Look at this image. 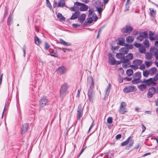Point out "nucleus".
Returning <instances> with one entry per match:
<instances>
[{"instance_id": "nucleus-47", "label": "nucleus", "mask_w": 158, "mask_h": 158, "mask_svg": "<svg viewBox=\"0 0 158 158\" xmlns=\"http://www.w3.org/2000/svg\"><path fill=\"white\" fill-rule=\"evenodd\" d=\"M46 2L47 6L51 9L52 8V6L49 0H46Z\"/></svg>"}, {"instance_id": "nucleus-31", "label": "nucleus", "mask_w": 158, "mask_h": 158, "mask_svg": "<svg viewBox=\"0 0 158 158\" xmlns=\"http://www.w3.org/2000/svg\"><path fill=\"white\" fill-rule=\"evenodd\" d=\"M34 40L35 43L37 45H39L41 44V41L37 36H35L34 38Z\"/></svg>"}, {"instance_id": "nucleus-30", "label": "nucleus", "mask_w": 158, "mask_h": 158, "mask_svg": "<svg viewBox=\"0 0 158 158\" xmlns=\"http://www.w3.org/2000/svg\"><path fill=\"white\" fill-rule=\"evenodd\" d=\"M149 38L151 40H155V38L153 36L154 35V33L151 31H149Z\"/></svg>"}, {"instance_id": "nucleus-29", "label": "nucleus", "mask_w": 158, "mask_h": 158, "mask_svg": "<svg viewBox=\"0 0 158 158\" xmlns=\"http://www.w3.org/2000/svg\"><path fill=\"white\" fill-rule=\"evenodd\" d=\"M65 4V3L64 0H60L58 2L57 6L59 7H63Z\"/></svg>"}, {"instance_id": "nucleus-33", "label": "nucleus", "mask_w": 158, "mask_h": 158, "mask_svg": "<svg viewBox=\"0 0 158 158\" xmlns=\"http://www.w3.org/2000/svg\"><path fill=\"white\" fill-rule=\"evenodd\" d=\"M133 70L131 69H129L126 71L127 75L128 76H131L133 74Z\"/></svg>"}, {"instance_id": "nucleus-1", "label": "nucleus", "mask_w": 158, "mask_h": 158, "mask_svg": "<svg viewBox=\"0 0 158 158\" xmlns=\"http://www.w3.org/2000/svg\"><path fill=\"white\" fill-rule=\"evenodd\" d=\"M78 6H80V10L82 11H86L88 9L87 6L85 5V4L77 2L74 3V6L71 7V10L73 11H75L78 10L79 9Z\"/></svg>"}, {"instance_id": "nucleus-26", "label": "nucleus", "mask_w": 158, "mask_h": 158, "mask_svg": "<svg viewBox=\"0 0 158 158\" xmlns=\"http://www.w3.org/2000/svg\"><path fill=\"white\" fill-rule=\"evenodd\" d=\"M48 55H50L51 56H53L55 57H58L57 52L56 50H53L52 52L48 54Z\"/></svg>"}, {"instance_id": "nucleus-3", "label": "nucleus", "mask_w": 158, "mask_h": 158, "mask_svg": "<svg viewBox=\"0 0 158 158\" xmlns=\"http://www.w3.org/2000/svg\"><path fill=\"white\" fill-rule=\"evenodd\" d=\"M133 56L131 53H129L126 57L125 56L123 59V67L124 68H127V66L131 64L130 60L132 59Z\"/></svg>"}, {"instance_id": "nucleus-13", "label": "nucleus", "mask_w": 158, "mask_h": 158, "mask_svg": "<svg viewBox=\"0 0 158 158\" xmlns=\"http://www.w3.org/2000/svg\"><path fill=\"white\" fill-rule=\"evenodd\" d=\"M156 88L154 87H152L149 89L147 94V97L148 98H152L156 92Z\"/></svg>"}, {"instance_id": "nucleus-43", "label": "nucleus", "mask_w": 158, "mask_h": 158, "mask_svg": "<svg viewBox=\"0 0 158 158\" xmlns=\"http://www.w3.org/2000/svg\"><path fill=\"white\" fill-rule=\"evenodd\" d=\"M7 23L8 25L10 26L13 23V18H8Z\"/></svg>"}, {"instance_id": "nucleus-46", "label": "nucleus", "mask_w": 158, "mask_h": 158, "mask_svg": "<svg viewBox=\"0 0 158 158\" xmlns=\"http://www.w3.org/2000/svg\"><path fill=\"white\" fill-rule=\"evenodd\" d=\"M50 46L47 42L44 43V48L46 50H48L50 48Z\"/></svg>"}, {"instance_id": "nucleus-49", "label": "nucleus", "mask_w": 158, "mask_h": 158, "mask_svg": "<svg viewBox=\"0 0 158 158\" xmlns=\"http://www.w3.org/2000/svg\"><path fill=\"white\" fill-rule=\"evenodd\" d=\"M97 10L99 14H101L103 10V9L101 7H96Z\"/></svg>"}, {"instance_id": "nucleus-61", "label": "nucleus", "mask_w": 158, "mask_h": 158, "mask_svg": "<svg viewBox=\"0 0 158 158\" xmlns=\"http://www.w3.org/2000/svg\"><path fill=\"white\" fill-rule=\"evenodd\" d=\"M23 56L24 57L25 56V55H26V48H25V45H24L23 47Z\"/></svg>"}, {"instance_id": "nucleus-8", "label": "nucleus", "mask_w": 158, "mask_h": 158, "mask_svg": "<svg viewBox=\"0 0 158 158\" xmlns=\"http://www.w3.org/2000/svg\"><path fill=\"white\" fill-rule=\"evenodd\" d=\"M87 83L90 84L89 89L88 90L93 91L94 88V80L93 77L89 76L87 78Z\"/></svg>"}, {"instance_id": "nucleus-44", "label": "nucleus", "mask_w": 158, "mask_h": 158, "mask_svg": "<svg viewBox=\"0 0 158 158\" xmlns=\"http://www.w3.org/2000/svg\"><path fill=\"white\" fill-rule=\"evenodd\" d=\"M143 44L144 45V46H145L146 47H148L149 45V42L147 40H145L143 42Z\"/></svg>"}, {"instance_id": "nucleus-7", "label": "nucleus", "mask_w": 158, "mask_h": 158, "mask_svg": "<svg viewBox=\"0 0 158 158\" xmlns=\"http://www.w3.org/2000/svg\"><path fill=\"white\" fill-rule=\"evenodd\" d=\"M154 79L153 78H150L148 79H144L142 83H144L147 85H152L153 86L155 85L156 83L154 81Z\"/></svg>"}, {"instance_id": "nucleus-39", "label": "nucleus", "mask_w": 158, "mask_h": 158, "mask_svg": "<svg viewBox=\"0 0 158 158\" xmlns=\"http://www.w3.org/2000/svg\"><path fill=\"white\" fill-rule=\"evenodd\" d=\"M143 39L144 38L143 37L142 35L140 33L139 35L137 36V40H138V41H142Z\"/></svg>"}, {"instance_id": "nucleus-25", "label": "nucleus", "mask_w": 158, "mask_h": 158, "mask_svg": "<svg viewBox=\"0 0 158 158\" xmlns=\"http://www.w3.org/2000/svg\"><path fill=\"white\" fill-rule=\"evenodd\" d=\"M134 40V38L133 36H127L126 39V41L128 43H131Z\"/></svg>"}, {"instance_id": "nucleus-18", "label": "nucleus", "mask_w": 158, "mask_h": 158, "mask_svg": "<svg viewBox=\"0 0 158 158\" xmlns=\"http://www.w3.org/2000/svg\"><path fill=\"white\" fill-rule=\"evenodd\" d=\"M116 57L118 59H120L121 61L123 63V59L125 57V56L123 55L122 53L120 52L117 53L116 55Z\"/></svg>"}, {"instance_id": "nucleus-15", "label": "nucleus", "mask_w": 158, "mask_h": 158, "mask_svg": "<svg viewBox=\"0 0 158 158\" xmlns=\"http://www.w3.org/2000/svg\"><path fill=\"white\" fill-rule=\"evenodd\" d=\"M149 52L152 56H154L155 55L158 53V49L157 48L153 47L150 48Z\"/></svg>"}, {"instance_id": "nucleus-35", "label": "nucleus", "mask_w": 158, "mask_h": 158, "mask_svg": "<svg viewBox=\"0 0 158 158\" xmlns=\"http://www.w3.org/2000/svg\"><path fill=\"white\" fill-rule=\"evenodd\" d=\"M152 55L151 53H148L145 55L146 58L148 60H151L152 58Z\"/></svg>"}, {"instance_id": "nucleus-58", "label": "nucleus", "mask_w": 158, "mask_h": 158, "mask_svg": "<svg viewBox=\"0 0 158 158\" xmlns=\"http://www.w3.org/2000/svg\"><path fill=\"white\" fill-rule=\"evenodd\" d=\"M153 79H154V81H155V82L157 81V80H158V73L155 75Z\"/></svg>"}, {"instance_id": "nucleus-20", "label": "nucleus", "mask_w": 158, "mask_h": 158, "mask_svg": "<svg viewBox=\"0 0 158 158\" xmlns=\"http://www.w3.org/2000/svg\"><path fill=\"white\" fill-rule=\"evenodd\" d=\"M138 89L142 91H145L147 88V85L145 84H142L138 86Z\"/></svg>"}, {"instance_id": "nucleus-12", "label": "nucleus", "mask_w": 158, "mask_h": 158, "mask_svg": "<svg viewBox=\"0 0 158 158\" xmlns=\"http://www.w3.org/2000/svg\"><path fill=\"white\" fill-rule=\"evenodd\" d=\"M88 96L89 100L91 102L93 103L95 93L94 91L88 90Z\"/></svg>"}, {"instance_id": "nucleus-62", "label": "nucleus", "mask_w": 158, "mask_h": 158, "mask_svg": "<svg viewBox=\"0 0 158 158\" xmlns=\"http://www.w3.org/2000/svg\"><path fill=\"white\" fill-rule=\"evenodd\" d=\"M124 80H126V81H131V79L132 78L131 77H125L124 79Z\"/></svg>"}, {"instance_id": "nucleus-53", "label": "nucleus", "mask_w": 158, "mask_h": 158, "mask_svg": "<svg viewBox=\"0 0 158 158\" xmlns=\"http://www.w3.org/2000/svg\"><path fill=\"white\" fill-rule=\"evenodd\" d=\"M112 122V117H109L107 119V122L108 123H111Z\"/></svg>"}, {"instance_id": "nucleus-63", "label": "nucleus", "mask_w": 158, "mask_h": 158, "mask_svg": "<svg viewBox=\"0 0 158 158\" xmlns=\"http://www.w3.org/2000/svg\"><path fill=\"white\" fill-rule=\"evenodd\" d=\"M62 50L64 52H65V50L68 51H71V49L69 48H61Z\"/></svg>"}, {"instance_id": "nucleus-5", "label": "nucleus", "mask_w": 158, "mask_h": 158, "mask_svg": "<svg viewBox=\"0 0 158 158\" xmlns=\"http://www.w3.org/2000/svg\"><path fill=\"white\" fill-rule=\"evenodd\" d=\"M108 62L110 65H118L121 63L120 61L115 60L114 56L112 53H109L108 55Z\"/></svg>"}, {"instance_id": "nucleus-4", "label": "nucleus", "mask_w": 158, "mask_h": 158, "mask_svg": "<svg viewBox=\"0 0 158 158\" xmlns=\"http://www.w3.org/2000/svg\"><path fill=\"white\" fill-rule=\"evenodd\" d=\"M133 79L132 82L133 84H136L139 82H142V80L140 79L141 77V73L139 72H137L134 73L133 75Z\"/></svg>"}, {"instance_id": "nucleus-42", "label": "nucleus", "mask_w": 158, "mask_h": 158, "mask_svg": "<svg viewBox=\"0 0 158 158\" xmlns=\"http://www.w3.org/2000/svg\"><path fill=\"white\" fill-rule=\"evenodd\" d=\"M93 16H89L88 18L87 19V20L89 22V23H91L93 22Z\"/></svg>"}, {"instance_id": "nucleus-16", "label": "nucleus", "mask_w": 158, "mask_h": 158, "mask_svg": "<svg viewBox=\"0 0 158 158\" xmlns=\"http://www.w3.org/2000/svg\"><path fill=\"white\" fill-rule=\"evenodd\" d=\"M65 71V68L64 66L59 67L56 70L57 73L60 75L63 74Z\"/></svg>"}, {"instance_id": "nucleus-59", "label": "nucleus", "mask_w": 158, "mask_h": 158, "mask_svg": "<svg viewBox=\"0 0 158 158\" xmlns=\"http://www.w3.org/2000/svg\"><path fill=\"white\" fill-rule=\"evenodd\" d=\"M141 125H142V132H143L146 130V127L143 123H142Z\"/></svg>"}, {"instance_id": "nucleus-27", "label": "nucleus", "mask_w": 158, "mask_h": 158, "mask_svg": "<svg viewBox=\"0 0 158 158\" xmlns=\"http://www.w3.org/2000/svg\"><path fill=\"white\" fill-rule=\"evenodd\" d=\"M110 84L109 83L108 84V86L106 89V93L105 94V97H107L109 95V93L110 92Z\"/></svg>"}, {"instance_id": "nucleus-51", "label": "nucleus", "mask_w": 158, "mask_h": 158, "mask_svg": "<svg viewBox=\"0 0 158 158\" xmlns=\"http://www.w3.org/2000/svg\"><path fill=\"white\" fill-rule=\"evenodd\" d=\"M145 64L146 66L148 67L152 65V62L151 61H145Z\"/></svg>"}, {"instance_id": "nucleus-34", "label": "nucleus", "mask_w": 158, "mask_h": 158, "mask_svg": "<svg viewBox=\"0 0 158 158\" xmlns=\"http://www.w3.org/2000/svg\"><path fill=\"white\" fill-rule=\"evenodd\" d=\"M118 41V42L117 44H118L121 46L125 45V42L124 40H123V39H122V40L119 39Z\"/></svg>"}, {"instance_id": "nucleus-37", "label": "nucleus", "mask_w": 158, "mask_h": 158, "mask_svg": "<svg viewBox=\"0 0 158 158\" xmlns=\"http://www.w3.org/2000/svg\"><path fill=\"white\" fill-rule=\"evenodd\" d=\"M149 10L151 12V14L152 17H154L156 16V11H154L152 9L150 8Z\"/></svg>"}, {"instance_id": "nucleus-22", "label": "nucleus", "mask_w": 158, "mask_h": 158, "mask_svg": "<svg viewBox=\"0 0 158 158\" xmlns=\"http://www.w3.org/2000/svg\"><path fill=\"white\" fill-rule=\"evenodd\" d=\"M80 13L78 11H75V12L70 17L71 19H76L79 15Z\"/></svg>"}, {"instance_id": "nucleus-10", "label": "nucleus", "mask_w": 158, "mask_h": 158, "mask_svg": "<svg viewBox=\"0 0 158 158\" xmlns=\"http://www.w3.org/2000/svg\"><path fill=\"white\" fill-rule=\"evenodd\" d=\"M127 105L124 102H122L120 105L119 112L121 114H124L127 112V111L126 109Z\"/></svg>"}, {"instance_id": "nucleus-54", "label": "nucleus", "mask_w": 158, "mask_h": 158, "mask_svg": "<svg viewBox=\"0 0 158 158\" xmlns=\"http://www.w3.org/2000/svg\"><path fill=\"white\" fill-rule=\"evenodd\" d=\"M134 45L136 47L138 48L140 47L141 46V44L135 42V43L134 44Z\"/></svg>"}, {"instance_id": "nucleus-50", "label": "nucleus", "mask_w": 158, "mask_h": 158, "mask_svg": "<svg viewBox=\"0 0 158 158\" xmlns=\"http://www.w3.org/2000/svg\"><path fill=\"white\" fill-rule=\"evenodd\" d=\"M93 10L92 9H89V16H94V15L93 14Z\"/></svg>"}, {"instance_id": "nucleus-2", "label": "nucleus", "mask_w": 158, "mask_h": 158, "mask_svg": "<svg viewBox=\"0 0 158 158\" xmlns=\"http://www.w3.org/2000/svg\"><path fill=\"white\" fill-rule=\"evenodd\" d=\"M68 88L67 83L64 82L61 85L60 90V95L62 99L64 98L67 94Z\"/></svg>"}, {"instance_id": "nucleus-52", "label": "nucleus", "mask_w": 158, "mask_h": 158, "mask_svg": "<svg viewBox=\"0 0 158 158\" xmlns=\"http://www.w3.org/2000/svg\"><path fill=\"white\" fill-rule=\"evenodd\" d=\"M134 141L133 139L130 140L128 144L129 147H131L132 146L134 143Z\"/></svg>"}, {"instance_id": "nucleus-11", "label": "nucleus", "mask_w": 158, "mask_h": 158, "mask_svg": "<svg viewBox=\"0 0 158 158\" xmlns=\"http://www.w3.org/2000/svg\"><path fill=\"white\" fill-rule=\"evenodd\" d=\"M133 29V27L127 25L121 29V31L123 33H130Z\"/></svg>"}, {"instance_id": "nucleus-32", "label": "nucleus", "mask_w": 158, "mask_h": 158, "mask_svg": "<svg viewBox=\"0 0 158 158\" xmlns=\"http://www.w3.org/2000/svg\"><path fill=\"white\" fill-rule=\"evenodd\" d=\"M57 17L60 19V20L64 21L65 18L61 14L58 13L57 15Z\"/></svg>"}, {"instance_id": "nucleus-45", "label": "nucleus", "mask_w": 158, "mask_h": 158, "mask_svg": "<svg viewBox=\"0 0 158 158\" xmlns=\"http://www.w3.org/2000/svg\"><path fill=\"white\" fill-rule=\"evenodd\" d=\"M140 33L142 35V36L144 38H146L148 37V34L145 31L144 32H142Z\"/></svg>"}, {"instance_id": "nucleus-36", "label": "nucleus", "mask_w": 158, "mask_h": 158, "mask_svg": "<svg viewBox=\"0 0 158 158\" xmlns=\"http://www.w3.org/2000/svg\"><path fill=\"white\" fill-rule=\"evenodd\" d=\"M129 67H131L132 69H134L135 70H136L138 69H139V68L138 67V66L134 64L133 65H131V64H129L128 66H127V68Z\"/></svg>"}, {"instance_id": "nucleus-17", "label": "nucleus", "mask_w": 158, "mask_h": 158, "mask_svg": "<svg viewBox=\"0 0 158 158\" xmlns=\"http://www.w3.org/2000/svg\"><path fill=\"white\" fill-rule=\"evenodd\" d=\"M28 124L27 123L23 124V127L21 129V134L26 132L28 130Z\"/></svg>"}, {"instance_id": "nucleus-41", "label": "nucleus", "mask_w": 158, "mask_h": 158, "mask_svg": "<svg viewBox=\"0 0 158 158\" xmlns=\"http://www.w3.org/2000/svg\"><path fill=\"white\" fill-rule=\"evenodd\" d=\"M149 74H150L149 71H148L147 70H146L143 71V75L144 77H147Z\"/></svg>"}, {"instance_id": "nucleus-60", "label": "nucleus", "mask_w": 158, "mask_h": 158, "mask_svg": "<svg viewBox=\"0 0 158 158\" xmlns=\"http://www.w3.org/2000/svg\"><path fill=\"white\" fill-rule=\"evenodd\" d=\"M122 135L120 134H118L116 136L115 139H119L121 137Z\"/></svg>"}, {"instance_id": "nucleus-56", "label": "nucleus", "mask_w": 158, "mask_h": 158, "mask_svg": "<svg viewBox=\"0 0 158 158\" xmlns=\"http://www.w3.org/2000/svg\"><path fill=\"white\" fill-rule=\"evenodd\" d=\"M60 43L61 44L65 46V45L66 43V42L65 41H64V40H63V39H60Z\"/></svg>"}, {"instance_id": "nucleus-6", "label": "nucleus", "mask_w": 158, "mask_h": 158, "mask_svg": "<svg viewBox=\"0 0 158 158\" xmlns=\"http://www.w3.org/2000/svg\"><path fill=\"white\" fill-rule=\"evenodd\" d=\"M49 104V102L48 99L45 97H42L40 101V108H43L46 105H48Z\"/></svg>"}, {"instance_id": "nucleus-23", "label": "nucleus", "mask_w": 158, "mask_h": 158, "mask_svg": "<svg viewBox=\"0 0 158 158\" xmlns=\"http://www.w3.org/2000/svg\"><path fill=\"white\" fill-rule=\"evenodd\" d=\"M157 69L156 67H153L149 70L150 75H152L157 72Z\"/></svg>"}, {"instance_id": "nucleus-21", "label": "nucleus", "mask_w": 158, "mask_h": 158, "mask_svg": "<svg viewBox=\"0 0 158 158\" xmlns=\"http://www.w3.org/2000/svg\"><path fill=\"white\" fill-rule=\"evenodd\" d=\"M119 51L120 52L123 54L124 55L127 53L128 52V50L127 48H126L125 47L121 48Z\"/></svg>"}, {"instance_id": "nucleus-28", "label": "nucleus", "mask_w": 158, "mask_h": 158, "mask_svg": "<svg viewBox=\"0 0 158 158\" xmlns=\"http://www.w3.org/2000/svg\"><path fill=\"white\" fill-rule=\"evenodd\" d=\"M131 138V136L129 137L125 141L121 143V145L122 146H123L127 145L129 143V141H130Z\"/></svg>"}, {"instance_id": "nucleus-9", "label": "nucleus", "mask_w": 158, "mask_h": 158, "mask_svg": "<svg viewBox=\"0 0 158 158\" xmlns=\"http://www.w3.org/2000/svg\"><path fill=\"white\" fill-rule=\"evenodd\" d=\"M84 106H82L81 104H80L78 106L77 113V118L78 119L80 120L81 118L83 115V110Z\"/></svg>"}, {"instance_id": "nucleus-55", "label": "nucleus", "mask_w": 158, "mask_h": 158, "mask_svg": "<svg viewBox=\"0 0 158 158\" xmlns=\"http://www.w3.org/2000/svg\"><path fill=\"white\" fill-rule=\"evenodd\" d=\"M129 4V3H127V2H126L125 5V7L124 10V11L125 12H126V11L129 10V6L128 5V4Z\"/></svg>"}, {"instance_id": "nucleus-40", "label": "nucleus", "mask_w": 158, "mask_h": 158, "mask_svg": "<svg viewBox=\"0 0 158 158\" xmlns=\"http://www.w3.org/2000/svg\"><path fill=\"white\" fill-rule=\"evenodd\" d=\"M125 47L127 48L128 51L129 49H132L133 48V45L132 44H126L125 45Z\"/></svg>"}, {"instance_id": "nucleus-38", "label": "nucleus", "mask_w": 158, "mask_h": 158, "mask_svg": "<svg viewBox=\"0 0 158 158\" xmlns=\"http://www.w3.org/2000/svg\"><path fill=\"white\" fill-rule=\"evenodd\" d=\"M5 12L3 15V19L2 20V22L3 21L4 19H5V18H6V16L7 14H8V8L6 6L5 7Z\"/></svg>"}, {"instance_id": "nucleus-57", "label": "nucleus", "mask_w": 158, "mask_h": 158, "mask_svg": "<svg viewBox=\"0 0 158 158\" xmlns=\"http://www.w3.org/2000/svg\"><path fill=\"white\" fill-rule=\"evenodd\" d=\"M145 67L144 64H141L140 65L139 69L141 70H143L145 69Z\"/></svg>"}, {"instance_id": "nucleus-24", "label": "nucleus", "mask_w": 158, "mask_h": 158, "mask_svg": "<svg viewBox=\"0 0 158 158\" xmlns=\"http://www.w3.org/2000/svg\"><path fill=\"white\" fill-rule=\"evenodd\" d=\"M133 63L138 66L142 64V61L141 60L136 59L133 61Z\"/></svg>"}, {"instance_id": "nucleus-64", "label": "nucleus", "mask_w": 158, "mask_h": 158, "mask_svg": "<svg viewBox=\"0 0 158 158\" xmlns=\"http://www.w3.org/2000/svg\"><path fill=\"white\" fill-rule=\"evenodd\" d=\"M101 31H102V29H99L98 30V35H97V39H98V38L100 34L101 33Z\"/></svg>"}, {"instance_id": "nucleus-14", "label": "nucleus", "mask_w": 158, "mask_h": 158, "mask_svg": "<svg viewBox=\"0 0 158 158\" xmlns=\"http://www.w3.org/2000/svg\"><path fill=\"white\" fill-rule=\"evenodd\" d=\"M135 87L132 86H129L125 87L123 90L125 93H128L133 91L135 89Z\"/></svg>"}, {"instance_id": "nucleus-48", "label": "nucleus", "mask_w": 158, "mask_h": 158, "mask_svg": "<svg viewBox=\"0 0 158 158\" xmlns=\"http://www.w3.org/2000/svg\"><path fill=\"white\" fill-rule=\"evenodd\" d=\"M146 51V50L143 47H141L139 48V51L141 53H144Z\"/></svg>"}, {"instance_id": "nucleus-19", "label": "nucleus", "mask_w": 158, "mask_h": 158, "mask_svg": "<svg viewBox=\"0 0 158 158\" xmlns=\"http://www.w3.org/2000/svg\"><path fill=\"white\" fill-rule=\"evenodd\" d=\"M85 14H82L78 17V20L80 23H82L85 19Z\"/></svg>"}]
</instances>
